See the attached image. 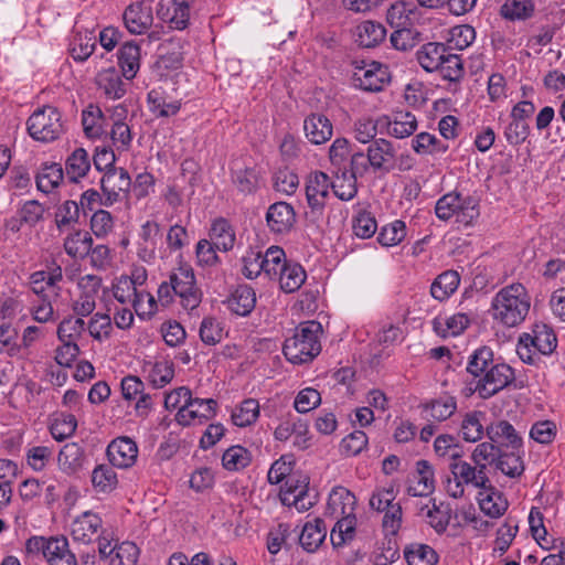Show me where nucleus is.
Masks as SVG:
<instances>
[{
    "instance_id": "53",
    "label": "nucleus",
    "mask_w": 565,
    "mask_h": 565,
    "mask_svg": "<svg viewBox=\"0 0 565 565\" xmlns=\"http://www.w3.org/2000/svg\"><path fill=\"white\" fill-rule=\"evenodd\" d=\"M308 482L302 481V484L288 486V489L284 492L281 501L284 504L294 505L299 512H305L313 505V501L309 498L306 487Z\"/></svg>"
},
{
    "instance_id": "32",
    "label": "nucleus",
    "mask_w": 565,
    "mask_h": 565,
    "mask_svg": "<svg viewBox=\"0 0 565 565\" xmlns=\"http://www.w3.org/2000/svg\"><path fill=\"white\" fill-rule=\"evenodd\" d=\"M86 279L92 282L90 289H83L76 299L72 302V310L75 317L85 318L90 316L96 308V295L100 280L94 276H87Z\"/></svg>"
},
{
    "instance_id": "7",
    "label": "nucleus",
    "mask_w": 565,
    "mask_h": 565,
    "mask_svg": "<svg viewBox=\"0 0 565 565\" xmlns=\"http://www.w3.org/2000/svg\"><path fill=\"white\" fill-rule=\"evenodd\" d=\"M435 213L439 220L448 221L456 217V222L467 226L479 216V209L472 196H463L452 191L438 199Z\"/></svg>"
},
{
    "instance_id": "50",
    "label": "nucleus",
    "mask_w": 565,
    "mask_h": 565,
    "mask_svg": "<svg viewBox=\"0 0 565 565\" xmlns=\"http://www.w3.org/2000/svg\"><path fill=\"white\" fill-rule=\"evenodd\" d=\"M232 182L241 193L250 194L258 188L259 173L254 167L234 169L232 171Z\"/></svg>"
},
{
    "instance_id": "63",
    "label": "nucleus",
    "mask_w": 565,
    "mask_h": 565,
    "mask_svg": "<svg viewBox=\"0 0 565 565\" xmlns=\"http://www.w3.org/2000/svg\"><path fill=\"white\" fill-rule=\"evenodd\" d=\"M95 46L96 36L93 32L85 31L84 33H76L72 43V54L74 60H87L93 54Z\"/></svg>"
},
{
    "instance_id": "54",
    "label": "nucleus",
    "mask_w": 565,
    "mask_h": 565,
    "mask_svg": "<svg viewBox=\"0 0 565 565\" xmlns=\"http://www.w3.org/2000/svg\"><path fill=\"white\" fill-rule=\"evenodd\" d=\"M199 335L204 344L215 345L220 343L225 335L224 324L214 317H204L200 324Z\"/></svg>"
},
{
    "instance_id": "10",
    "label": "nucleus",
    "mask_w": 565,
    "mask_h": 565,
    "mask_svg": "<svg viewBox=\"0 0 565 565\" xmlns=\"http://www.w3.org/2000/svg\"><path fill=\"white\" fill-rule=\"evenodd\" d=\"M24 548L28 555H41L47 565L71 551L68 540L63 535L47 537L33 535L26 540Z\"/></svg>"
},
{
    "instance_id": "59",
    "label": "nucleus",
    "mask_w": 565,
    "mask_h": 565,
    "mask_svg": "<svg viewBox=\"0 0 565 565\" xmlns=\"http://www.w3.org/2000/svg\"><path fill=\"white\" fill-rule=\"evenodd\" d=\"M77 428V419L72 414H58L50 425V433L52 437L62 441L74 435Z\"/></svg>"
},
{
    "instance_id": "38",
    "label": "nucleus",
    "mask_w": 565,
    "mask_h": 565,
    "mask_svg": "<svg viewBox=\"0 0 565 565\" xmlns=\"http://www.w3.org/2000/svg\"><path fill=\"white\" fill-rule=\"evenodd\" d=\"M256 296L247 285L238 286L227 300L228 309L238 316L248 315L255 307Z\"/></svg>"
},
{
    "instance_id": "42",
    "label": "nucleus",
    "mask_w": 565,
    "mask_h": 565,
    "mask_svg": "<svg viewBox=\"0 0 565 565\" xmlns=\"http://www.w3.org/2000/svg\"><path fill=\"white\" fill-rule=\"evenodd\" d=\"M126 113H127V110L122 106H117L114 109L113 116L118 117V119L114 121V125H113V128L110 131V137H111L114 146L118 150H127L130 147L131 141H132V135H131L130 127L128 126L127 122L120 120L121 117L126 116Z\"/></svg>"
},
{
    "instance_id": "28",
    "label": "nucleus",
    "mask_w": 565,
    "mask_h": 565,
    "mask_svg": "<svg viewBox=\"0 0 565 565\" xmlns=\"http://www.w3.org/2000/svg\"><path fill=\"white\" fill-rule=\"evenodd\" d=\"M210 242L216 246L218 250L228 252L231 250L236 241L235 230L231 223L223 217L213 221L210 228Z\"/></svg>"
},
{
    "instance_id": "1",
    "label": "nucleus",
    "mask_w": 565,
    "mask_h": 565,
    "mask_svg": "<svg viewBox=\"0 0 565 565\" xmlns=\"http://www.w3.org/2000/svg\"><path fill=\"white\" fill-rule=\"evenodd\" d=\"M531 308V297L520 282H513L501 288L492 298L491 317L497 323L514 328L527 317Z\"/></svg>"
},
{
    "instance_id": "19",
    "label": "nucleus",
    "mask_w": 565,
    "mask_h": 565,
    "mask_svg": "<svg viewBox=\"0 0 565 565\" xmlns=\"http://www.w3.org/2000/svg\"><path fill=\"white\" fill-rule=\"evenodd\" d=\"M62 280L61 268L52 271L39 270L30 276L31 290L41 299H52L57 296V282Z\"/></svg>"
},
{
    "instance_id": "31",
    "label": "nucleus",
    "mask_w": 565,
    "mask_h": 565,
    "mask_svg": "<svg viewBox=\"0 0 565 565\" xmlns=\"http://www.w3.org/2000/svg\"><path fill=\"white\" fill-rule=\"evenodd\" d=\"M417 118L411 111H395L387 121V134L397 139L412 136L417 130Z\"/></svg>"
},
{
    "instance_id": "15",
    "label": "nucleus",
    "mask_w": 565,
    "mask_h": 565,
    "mask_svg": "<svg viewBox=\"0 0 565 565\" xmlns=\"http://www.w3.org/2000/svg\"><path fill=\"white\" fill-rule=\"evenodd\" d=\"M296 223V212L287 202H276L266 212V224L276 235L288 234Z\"/></svg>"
},
{
    "instance_id": "9",
    "label": "nucleus",
    "mask_w": 565,
    "mask_h": 565,
    "mask_svg": "<svg viewBox=\"0 0 565 565\" xmlns=\"http://www.w3.org/2000/svg\"><path fill=\"white\" fill-rule=\"evenodd\" d=\"M514 380V370L504 362H498L495 366L490 367L484 379L476 381L473 388L469 387V392L477 393L482 399H488L511 385Z\"/></svg>"
},
{
    "instance_id": "30",
    "label": "nucleus",
    "mask_w": 565,
    "mask_h": 565,
    "mask_svg": "<svg viewBox=\"0 0 565 565\" xmlns=\"http://www.w3.org/2000/svg\"><path fill=\"white\" fill-rule=\"evenodd\" d=\"M90 170V159L84 148L75 149L65 161V174L71 182H79Z\"/></svg>"
},
{
    "instance_id": "58",
    "label": "nucleus",
    "mask_w": 565,
    "mask_h": 565,
    "mask_svg": "<svg viewBox=\"0 0 565 565\" xmlns=\"http://www.w3.org/2000/svg\"><path fill=\"white\" fill-rule=\"evenodd\" d=\"M139 548L134 542L125 541L117 545L111 556H108V565H137Z\"/></svg>"
},
{
    "instance_id": "61",
    "label": "nucleus",
    "mask_w": 565,
    "mask_h": 565,
    "mask_svg": "<svg viewBox=\"0 0 565 565\" xmlns=\"http://www.w3.org/2000/svg\"><path fill=\"white\" fill-rule=\"evenodd\" d=\"M406 236V225L401 220L384 225L379 233L377 241L381 245L391 247L398 245Z\"/></svg>"
},
{
    "instance_id": "18",
    "label": "nucleus",
    "mask_w": 565,
    "mask_h": 565,
    "mask_svg": "<svg viewBox=\"0 0 565 565\" xmlns=\"http://www.w3.org/2000/svg\"><path fill=\"white\" fill-rule=\"evenodd\" d=\"M366 156L374 170L388 171L394 164L396 150L390 140L379 138L369 145Z\"/></svg>"
},
{
    "instance_id": "12",
    "label": "nucleus",
    "mask_w": 565,
    "mask_h": 565,
    "mask_svg": "<svg viewBox=\"0 0 565 565\" xmlns=\"http://www.w3.org/2000/svg\"><path fill=\"white\" fill-rule=\"evenodd\" d=\"M353 77L356 85L366 92H379L388 81L387 67L380 62H354Z\"/></svg>"
},
{
    "instance_id": "14",
    "label": "nucleus",
    "mask_w": 565,
    "mask_h": 565,
    "mask_svg": "<svg viewBox=\"0 0 565 565\" xmlns=\"http://www.w3.org/2000/svg\"><path fill=\"white\" fill-rule=\"evenodd\" d=\"M107 457L114 467L128 469L137 461L138 446L127 436L117 437L108 445Z\"/></svg>"
},
{
    "instance_id": "26",
    "label": "nucleus",
    "mask_w": 565,
    "mask_h": 565,
    "mask_svg": "<svg viewBox=\"0 0 565 565\" xmlns=\"http://www.w3.org/2000/svg\"><path fill=\"white\" fill-rule=\"evenodd\" d=\"M95 82L98 89L109 99H119L126 94V85L115 67L100 71Z\"/></svg>"
},
{
    "instance_id": "24",
    "label": "nucleus",
    "mask_w": 565,
    "mask_h": 565,
    "mask_svg": "<svg viewBox=\"0 0 565 565\" xmlns=\"http://www.w3.org/2000/svg\"><path fill=\"white\" fill-rule=\"evenodd\" d=\"M142 371L154 388L164 387L174 377V364L166 359L145 362Z\"/></svg>"
},
{
    "instance_id": "4",
    "label": "nucleus",
    "mask_w": 565,
    "mask_h": 565,
    "mask_svg": "<svg viewBox=\"0 0 565 565\" xmlns=\"http://www.w3.org/2000/svg\"><path fill=\"white\" fill-rule=\"evenodd\" d=\"M29 136L40 142H52L65 132V121L61 110L52 105H43L35 108L26 122Z\"/></svg>"
},
{
    "instance_id": "6",
    "label": "nucleus",
    "mask_w": 565,
    "mask_h": 565,
    "mask_svg": "<svg viewBox=\"0 0 565 565\" xmlns=\"http://www.w3.org/2000/svg\"><path fill=\"white\" fill-rule=\"evenodd\" d=\"M450 475L445 482V491L451 498L458 499L465 494V486L480 489L488 486L489 477L477 465L456 459L449 465Z\"/></svg>"
},
{
    "instance_id": "37",
    "label": "nucleus",
    "mask_w": 565,
    "mask_h": 565,
    "mask_svg": "<svg viewBox=\"0 0 565 565\" xmlns=\"http://www.w3.org/2000/svg\"><path fill=\"white\" fill-rule=\"evenodd\" d=\"M460 276L456 270H446L438 275L430 286V295L434 299L444 301L448 299L459 287Z\"/></svg>"
},
{
    "instance_id": "64",
    "label": "nucleus",
    "mask_w": 565,
    "mask_h": 565,
    "mask_svg": "<svg viewBox=\"0 0 565 565\" xmlns=\"http://www.w3.org/2000/svg\"><path fill=\"white\" fill-rule=\"evenodd\" d=\"M441 65L437 68L441 77L450 82L459 81L463 74V64L459 55L446 51Z\"/></svg>"
},
{
    "instance_id": "17",
    "label": "nucleus",
    "mask_w": 565,
    "mask_h": 565,
    "mask_svg": "<svg viewBox=\"0 0 565 565\" xmlns=\"http://www.w3.org/2000/svg\"><path fill=\"white\" fill-rule=\"evenodd\" d=\"M126 29L132 34H143L152 25L153 17L149 6L130 3L122 13Z\"/></svg>"
},
{
    "instance_id": "34",
    "label": "nucleus",
    "mask_w": 565,
    "mask_h": 565,
    "mask_svg": "<svg viewBox=\"0 0 565 565\" xmlns=\"http://www.w3.org/2000/svg\"><path fill=\"white\" fill-rule=\"evenodd\" d=\"M486 434L491 441L503 446L516 448L522 444V438L519 436L515 428L507 420H500L487 426Z\"/></svg>"
},
{
    "instance_id": "60",
    "label": "nucleus",
    "mask_w": 565,
    "mask_h": 565,
    "mask_svg": "<svg viewBox=\"0 0 565 565\" xmlns=\"http://www.w3.org/2000/svg\"><path fill=\"white\" fill-rule=\"evenodd\" d=\"M86 331L96 341L107 340L113 331L111 318L107 313L96 312L86 323Z\"/></svg>"
},
{
    "instance_id": "45",
    "label": "nucleus",
    "mask_w": 565,
    "mask_h": 565,
    "mask_svg": "<svg viewBox=\"0 0 565 565\" xmlns=\"http://www.w3.org/2000/svg\"><path fill=\"white\" fill-rule=\"evenodd\" d=\"M486 415L482 412H470L465 415L460 425L462 438L468 443H476L484 435L483 419Z\"/></svg>"
},
{
    "instance_id": "22",
    "label": "nucleus",
    "mask_w": 565,
    "mask_h": 565,
    "mask_svg": "<svg viewBox=\"0 0 565 565\" xmlns=\"http://www.w3.org/2000/svg\"><path fill=\"white\" fill-rule=\"evenodd\" d=\"M85 460L84 447L75 441L63 445L57 455L58 469L68 476L77 473L84 467Z\"/></svg>"
},
{
    "instance_id": "41",
    "label": "nucleus",
    "mask_w": 565,
    "mask_h": 565,
    "mask_svg": "<svg viewBox=\"0 0 565 565\" xmlns=\"http://www.w3.org/2000/svg\"><path fill=\"white\" fill-rule=\"evenodd\" d=\"M92 245L93 238L85 231H75L64 239V249L73 258L83 259L88 256Z\"/></svg>"
},
{
    "instance_id": "5",
    "label": "nucleus",
    "mask_w": 565,
    "mask_h": 565,
    "mask_svg": "<svg viewBox=\"0 0 565 565\" xmlns=\"http://www.w3.org/2000/svg\"><path fill=\"white\" fill-rule=\"evenodd\" d=\"M557 345V338L553 329L545 323H535L531 332L520 335L516 353L525 363H533L535 353L551 354Z\"/></svg>"
},
{
    "instance_id": "44",
    "label": "nucleus",
    "mask_w": 565,
    "mask_h": 565,
    "mask_svg": "<svg viewBox=\"0 0 565 565\" xmlns=\"http://www.w3.org/2000/svg\"><path fill=\"white\" fill-rule=\"evenodd\" d=\"M84 132L89 138H98L104 134L105 117L102 109L89 104L82 113Z\"/></svg>"
},
{
    "instance_id": "27",
    "label": "nucleus",
    "mask_w": 565,
    "mask_h": 565,
    "mask_svg": "<svg viewBox=\"0 0 565 565\" xmlns=\"http://www.w3.org/2000/svg\"><path fill=\"white\" fill-rule=\"evenodd\" d=\"M63 180L64 169L56 162H45L41 164L35 177L38 190L45 194L52 193Z\"/></svg>"
},
{
    "instance_id": "40",
    "label": "nucleus",
    "mask_w": 565,
    "mask_h": 565,
    "mask_svg": "<svg viewBox=\"0 0 565 565\" xmlns=\"http://www.w3.org/2000/svg\"><path fill=\"white\" fill-rule=\"evenodd\" d=\"M447 49L443 43L429 42L416 53L419 65L427 72H436L444 61Z\"/></svg>"
},
{
    "instance_id": "55",
    "label": "nucleus",
    "mask_w": 565,
    "mask_h": 565,
    "mask_svg": "<svg viewBox=\"0 0 565 565\" xmlns=\"http://www.w3.org/2000/svg\"><path fill=\"white\" fill-rule=\"evenodd\" d=\"M150 111L161 117H169L175 115L181 107L180 102H167L163 93L160 89L153 88L147 96Z\"/></svg>"
},
{
    "instance_id": "49",
    "label": "nucleus",
    "mask_w": 565,
    "mask_h": 565,
    "mask_svg": "<svg viewBox=\"0 0 565 565\" xmlns=\"http://www.w3.org/2000/svg\"><path fill=\"white\" fill-rule=\"evenodd\" d=\"M92 484L95 491L109 493L117 488V473L110 466L98 465L92 472Z\"/></svg>"
},
{
    "instance_id": "51",
    "label": "nucleus",
    "mask_w": 565,
    "mask_h": 565,
    "mask_svg": "<svg viewBox=\"0 0 565 565\" xmlns=\"http://www.w3.org/2000/svg\"><path fill=\"white\" fill-rule=\"evenodd\" d=\"M250 452L239 445L227 448L222 456V465L228 471L243 470L250 463Z\"/></svg>"
},
{
    "instance_id": "29",
    "label": "nucleus",
    "mask_w": 565,
    "mask_h": 565,
    "mask_svg": "<svg viewBox=\"0 0 565 565\" xmlns=\"http://www.w3.org/2000/svg\"><path fill=\"white\" fill-rule=\"evenodd\" d=\"M140 47L135 42H126L118 51V63L122 76L130 81L136 77L140 68Z\"/></svg>"
},
{
    "instance_id": "11",
    "label": "nucleus",
    "mask_w": 565,
    "mask_h": 565,
    "mask_svg": "<svg viewBox=\"0 0 565 565\" xmlns=\"http://www.w3.org/2000/svg\"><path fill=\"white\" fill-rule=\"evenodd\" d=\"M100 186L104 193L103 205L111 206L126 196L131 179L124 168H111L104 173Z\"/></svg>"
},
{
    "instance_id": "62",
    "label": "nucleus",
    "mask_w": 565,
    "mask_h": 565,
    "mask_svg": "<svg viewBox=\"0 0 565 565\" xmlns=\"http://www.w3.org/2000/svg\"><path fill=\"white\" fill-rule=\"evenodd\" d=\"M534 3L532 0H505L501 13L510 20H525L532 17Z\"/></svg>"
},
{
    "instance_id": "33",
    "label": "nucleus",
    "mask_w": 565,
    "mask_h": 565,
    "mask_svg": "<svg viewBox=\"0 0 565 565\" xmlns=\"http://www.w3.org/2000/svg\"><path fill=\"white\" fill-rule=\"evenodd\" d=\"M355 42L362 47H374L386 36L385 28L374 21H363L354 31Z\"/></svg>"
},
{
    "instance_id": "25",
    "label": "nucleus",
    "mask_w": 565,
    "mask_h": 565,
    "mask_svg": "<svg viewBox=\"0 0 565 565\" xmlns=\"http://www.w3.org/2000/svg\"><path fill=\"white\" fill-rule=\"evenodd\" d=\"M470 324V317L466 313H455L451 316H437L433 320L435 333L441 338L457 337L461 334Z\"/></svg>"
},
{
    "instance_id": "46",
    "label": "nucleus",
    "mask_w": 565,
    "mask_h": 565,
    "mask_svg": "<svg viewBox=\"0 0 565 565\" xmlns=\"http://www.w3.org/2000/svg\"><path fill=\"white\" fill-rule=\"evenodd\" d=\"M408 565H436L438 555L433 547L423 543H412L404 550Z\"/></svg>"
},
{
    "instance_id": "8",
    "label": "nucleus",
    "mask_w": 565,
    "mask_h": 565,
    "mask_svg": "<svg viewBox=\"0 0 565 565\" xmlns=\"http://www.w3.org/2000/svg\"><path fill=\"white\" fill-rule=\"evenodd\" d=\"M173 294L181 299V305L192 310L201 302L202 294L196 287L193 269L190 265L183 264L173 269L170 275Z\"/></svg>"
},
{
    "instance_id": "43",
    "label": "nucleus",
    "mask_w": 565,
    "mask_h": 565,
    "mask_svg": "<svg viewBox=\"0 0 565 565\" xmlns=\"http://www.w3.org/2000/svg\"><path fill=\"white\" fill-rule=\"evenodd\" d=\"M18 473V465L9 459H0V509L7 507L12 497V483Z\"/></svg>"
},
{
    "instance_id": "2",
    "label": "nucleus",
    "mask_w": 565,
    "mask_h": 565,
    "mask_svg": "<svg viewBox=\"0 0 565 565\" xmlns=\"http://www.w3.org/2000/svg\"><path fill=\"white\" fill-rule=\"evenodd\" d=\"M355 505V495L347 488L335 487L330 492L326 514L337 520L330 533V540L334 547H340L354 537Z\"/></svg>"
},
{
    "instance_id": "48",
    "label": "nucleus",
    "mask_w": 565,
    "mask_h": 565,
    "mask_svg": "<svg viewBox=\"0 0 565 565\" xmlns=\"http://www.w3.org/2000/svg\"><path fill=\"white\" fill-rule=\"evenodd\" d=\"M86 322L75 316L64 318L57 327V337L61 342H75L85 334Z\"/></svg>"
},
{
    "instance_id": "47",
    "label": "nucleus",
    "mask_w": 565,
    "mask_h": 565,
    "mask_svg": "<svg viewBox=\"0 0 565 565\" xmlns=\"http://www.w3.org/2000/svg\"><path fill=\"white\" fill-rule=\"evenodd\" d=\"M457 409V401L449 395L439 396L424 405L428 417L443 422L448 419Z\"/></svg>"
},
{
    "instance_id": "56",
    "label": "nucleus",
    "mask_w": 565,
    "mask_h": 565,
    "mask_svg": "<svg viewBox=\"0 0 565 565\" xmlns=\"http://www.w3.org/2000/svg\"><path fill=\"white\" fill-rule=\"evenodd\" d=\"M259 416V404L254 398L243 401L232 413L233 424L246 427L254 424Z\"/></svg>"
},
{
    "instance_id": "20",
    "label": "nucleus",
    "mask_w": 565,
    "mask_h": 565,
    "mask_svg": "<svg viewBox=\"0 0 565 565\" xmlns=\"http://www.w3.org/2000/svg\"><path fill=\"white\" fill-rule=\"evenodd\" d=\"M102 518L90 511H85L72 523L71 535L74 541L88 544L102 529Z\"/></svg>"
},
{
    "instance_id": "23",
    "label": "nucleus",
    "mask_w": 565,
    "mask_h": 565,
    "mask_svg": "<svg viewBox=\"0 0 565 565\" xmlns=\"http://www.w3.org/2000/svg\"><path fill=\"white\" fill-rule=\"evenodd\" d=\"M479 490L478 503L481 511L493 519L502 516L509 503L503 494L491 484L490 479L488 480V486Z\"/></svg>"
},
{
    "instance_id": "35",
    "label": "nucleus",
    "mask_w": 565,
    "mask_h": 565,
    "mask_svg": "<svg viewBox=\"0 0 565 565\" xmlns=\"http://www.w3.org/2000/svg\"><path fill=\"white\" fill-rule=\"evenodd\" d=\"M327 527L321 519L307 522L299 535V543L307 552H315L322 544Z\"/></svg>"
},
{
    "instance_id": "16",
    "label": "nucleus",
    "mask_w": 565,
    "mask_h": 565,
    "mask_svg": "<svg viewBox=\"0 0 565 565\" xmlns=\"http://www.w3.org/2000/svg\"><path fill=\"white\" fill-rule=\"evenodd\" d=\"M331 181L327 173L322 171L311 172L307 178L306 196L308 205L312 212H320L330 193Z\"/></svg>"
},
{
    "instance_id": "21",
    "label": "nucleus",
    "mask_w": 565,
    "mask_h": 565,
    "mask_svg": "<svg viewBox=\"0 0 565 565\" xmlns=\"http://www.w3.org/2000/svg\"><path fill=\"white\" fill-rule=\"evenodd\" d=\"M303 131L309 142L322 145L331 139L333 126L327 116L315 113L305 118Z\"/></svg>"
},
{
    "instance_id": "57",
    "label": "nucleus",
    "mask_w": 565,
    "mask_h": 565,
    "mask_svg": "<svg viewBox=\"0 0 565 565\" xmlns=\"http://www.w3.org/2000/svg\"><path fill=\"white\" fill-rule=\"evenodd\" d=\"M518 532V523L512 518H508L497 530L495 540L493 542V552H498L500 556L503 555L511 546Z\"/></svg>"
},
{
    "instance_id": "13",
    "label": "nucleus",
    "mask_w": 565,
    "mask_h": 565,
    "mask_svg": "<svg viewBox=\"0 0 565 565\" xmlns=\"http://www.w3.org/2000/svg\"><path fill=\"white\" fill-rule=\"evenodd\" d=\"M217 402L213 398H193L175 414V422L182 426L203 424L216 414Z\"/></svg>"
},
{
    "instance_id": "36",
    "label": "nucleus",
    "mask_w": 565,
    "mask_h": 565,
    "mask_svg": "<svg viewBox=\"0 0 565 565\" xmlns=\"http://www.w3.org/2000/svg\"><path fill=\"white\" fill-rule=\"evenodd\" d=\"M412 149L419 156H437L445 153L449 145L436 135L423 131L412 139Z\"/></svg>"
},
{
    "instance_id": "52",
    "label": "nucleus",
    "mask_w": 565,
    "mask_h": 565,
    "mask_svg": "<svg viewBox=\"0 0 565 565\" xmlns=\"http://www.w3.org/2000/svg\"><path fill=\"white\" fill-rule=\"evenodd\" d=\"M286 263L285 252L279 246H270L265 254L262 253L263 274L271 279L277 278Z\"/></svg>"
},
{
    "instance_id": "39",
    "label": "nucleus",
    "mask_w": 565,
    "mask_h": 565,
    "mask_svg": "<svg viewBox=\"0 0 565 565\" xmlns=\"http://www.w3.org/2000/svg\"><path fill=\"white\" fill-rule=\"evenodd\" d=\"M306 278L307 274L300 264L287 262L276 279L279 280L280 288L290 294L297 291Z\"/></svg>"
},
{
    "instance_id": "3",
    "label": "nucleus",
    "mask_w": 565,
    "mask_h": 565,
    "mask_svg": "<svg viewBox=\"0 0 565 565\" xmlns=\"http://www.w3.org/2000/svg\"><path fill=\"white\" fill-rule=\"evenodd\" d=\"M321 333L322 327L318 321L301 322L292 337L285 340L282 351L286 359L294 364L311 361L321 351Z\"/></svg>"
}]
</instances>
